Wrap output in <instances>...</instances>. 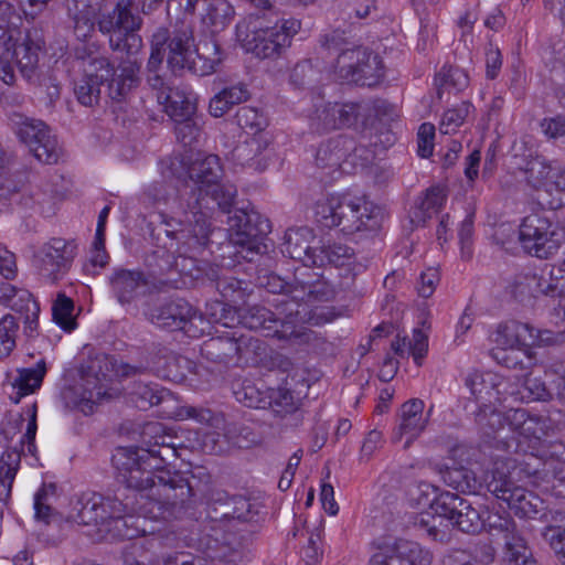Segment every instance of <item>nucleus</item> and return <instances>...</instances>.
<instances>
[{
  "label": "nucleus",
  "instance_id": "f257e3e1",
  "mask_svg": "<svg viewBox=\"0 0 565 565\" xmlns=\"http://www.w3.org/2000/svg\"><path fill=\"white\" fill-rule=\"evenodd\" d=\"M170 175L189 177L196 185L186 198H182L173 215L164 221L168 242L164 247L172 254L171 267L179 269L178 257L193 259L199 256L210 242L211 203L223 212H230L236 196L233 184L222 183L223 168L215 154L186 151L162 161Z\"/></svg>",
  "mask_w": 565,
  "mask_h": 565
},
{
  "label": "nucleus",
  "instance_id": "f03ea898",
  "mask_svg": "<svg viewBox=\"0 0 565 565\" xmlns=\"http://www.w3.org/2000/svg\"><path fill=\"white\" fill-rule=\"evenodd\" d=\"M141 19L130 11V2L119 1L111 13L99 21V30L107 34L115 51H125L128 58L114 71L106 58H97L86 70V76L75 87L78 102L93 106L99 98V85L108 79L109 96L115 100L124 99L139 82L140 62L136 55L142 47V40L137 34Z\"/></svg>",
  "mask_w": 565,
  "mask_h": 565
},
{
  "label": "nucleus",
  "instance_id": "7ed1b4c3",
  "mask_svg": "<svg viewBox=\"0 0 565 565\" xmlns=\"http://www.w3.org/2000/svg\"><path fill=\"white\" fill-rule=\"evenodd\" d=\"M422 487L425 488L422 491L426 495L423 504L429 505L437 516H433L431 525L424 518L420 519V524L428 526L427 532L434 540L439 537L436 523L437 521L441 523V519L445 518L465 533L476 534L484 529L492 536L501 539L504 544L503 561L511 565L526 557V541L510 515L488 510L478 511L471 503L455 493L444 492L437 495V489L434 487L428 484Z\"/></svg>",
  "mask_w": 565,
  "mask_h": 565
},
{
  "label": "nucleus",
  "instance_id": "20e7f679",
  "mask_svg": "<svg viewBox=\"0 0 565 565\" xmlns=\"http://www.w3.org/2000/svg\"><path fill=\"white\" fill-rule=\"evenodd\" d=\"M317 222L339 228L344 235L372 232L380 227L381 209L365 195L349 192L322 196L315 204Z\"/></svg>",
  "mask_w": 565,
  "mask_h": 565
},
{
  "label": "nucleus",
  "instance_id": "39448f33",
  "mask_svg": "<svg viewBox=\"0 0 565 565\" xmlns=\"http://www.w3.org/2000/svg\"><path fill=\"white\" fill-rule=\"evenodd\" d=\"M204 49L206 51L212 49L213 56L206 55L205 52L199 53L192 34L188 31L177 32L169 39L164 31H159L153 35L148 67L150 71H156L167 57V63L172 71L186 68L204 76L212 73L221 61L216 44L212 47L205 44Z\"/></svg>",
  "mask_w": 565,
  "mask_h": 565
},
{
  "label": "nucleus",
  "instance_id": "423d86ee",
  "mask_svg": "<svg viewBox=\"0 0 565 565\" xmlns=\"http://www.w3.org/2000/svg\"><path fill=\"white\" fill-rule=\"evenodd\" d=\"M162 449L163 452L140 447L118 448L113 456L118 481L137 491L150 490L164 466L167 455H174V449L169 446Z\"/></svg>",
  "mask_w": 565,
  "mask_h": 565
},
{
  "label": "nucleus",
  "instance_id": "0eeeda50",
  "mask_svg": "<svg viewBox=\"0 0 565 565\" xmlns=\"http://www.w3.org/2000/svg\"><path fill=\"white\" fill-rule=\"evenodd\" d=\"M292 303L282 300L276 303V312L260 306H253L237 311L238 322L249 330L263 331L265 335L273 337L291 344L307 343L311 333L292 320Z\"/></svg>",
  "mask_w": 565,
  "mask_h": 565
},
{
  "label": "nucleus",
  "instance_id": "6e6552de",
  "mask_svg": "<svg viewBox=\"0 0 565 565\" xmlns=\"http://www.w3.org/2000/svg\"><path fill=\"white\" fill-rule=\"evenodd\" d=\"M514 460H497L486 477L488 490L498 499L508 503L509 508L524 518H534L543 510V500L513 481L519 475Z\"/></svg>",
  "mask_w": 565,
  "mask_h": 565
},
{
  "label": "nucleus",
  "instance_id": "1a4fd4ad",
  "mask_svg": "<svg viewBox=\"0 0 565 565\" xmlns=\"http://www.w3.org/2000/svg\"><path fill=\"white\" fill-rule=\"evenodd\" d=\"M490 341L495 344L491 350L492 358L505 367L513 369L520 363L515 350L541 344H552L556 339L552 332L536 331L527 323L509 321L498 326L490 335Z\"/></svg>",
  "mask_w": 565,
  "mask_h": 565
},
{
  "label": "nucleus",
  "instance_id": "9d476101",
  "mask_svg": "<svg viewBox=\"0 0 565 565\" xmlns=\"http://www.w3.org/2000/svg\"><path fill=\"white\" fill-rule=\"evenodd\" d=\"M124 513L125 507L118 499L85 492L71 500L66 520L79 525H97L113 520L116 527H119V524L128 526L129 522H136L132 516L124 518Z\"/></svg>",
  "mask_w": 565,
  "mask_h": 565
},
{
  "label": "nucleus",
  "instance_id": "9b49d317",
  "mask_svg": "<svg viewBox=\"0 0 565 565\" xmlns=\"http://www.w3.org/2000/svg\"><path fill=\"white\" fill-rule=\"evenodd\" d=\"M146 316L160 328L183 330L193 338L204 334L210 324V321L183 299L168 300L146 311Z\"/></svg>",
  "mask_w": 565,
  "mask_h": 565
},
{
  "label": "nucleus",
  "instance_id": "f8f14e48",
  "mask_svg": "<svg viewBox=\"0 0 565 565\" xmlns=\"http://www.w3.org/2000/svg\"><path fill=\"white\" fill-rule=\"evenodd\" d=\"M228 226L230 241L244 259L252 260L254 254L266 248L263 239L270 232V224L258 213L237 210L228 217Z\"/></svg>",
  "mask_w": 565,
  "mask_h": 565
},
{
  "label": "nucleus",
  "instance_id": "ddd939ff",
  "mask_svg": "<svg viewBox=\"0 0 565 565\" xmlns=\"http://www.w3.org/2000/svg\"><path fill=\"white\" fill-rule=\"evenodd\" d=\"M107 366V358L96 359L88 366V372L82 374L81 380L73 386L63 391V398L66 404L81 411L85 415L94 412L96 404L104 398L110 397L107 393V374L102 371V364Z\"/></svg>",
  "mask_w": 565,
  "mask_h": 565
},
{
  "label": "nucleus",
  "instance_id": "4468645a",
  "mask_svg": "<svg viewBox=\"0 0 565 565\" xmlns=\"http://www.w3.org/2000/svg\"><path fill=\"white\" fill-rule=\"evenodd\" d=\"M519 239L526 253L546 259L558 250L562 236L557 225L546 216L533 213L523 218Z\"/></svg>",
  "mask_w": 565,
  "mask_h": 565
},
{
  "label": "nucleus",
  "instance_id": "2eb2a0df",
  "mask_svg": "<svg viewBox=\"0 0 565 565\" xmlns=\"http://www.w3.org/2000/svg\"><path fill=\"white\" fill-rule=\"evenodd\" d=\"M0 47L11 52L22 76L31 79L35 75L43 50L41 38L18 28L0 26Z\"/></svg>",
  "mask_w": 565,
  "mask_h": 565
},
{
  "label": "nucleus",
  "instance_id": "dca6fc26",
  "mask_svg": "<svg viewBox=\"0 0 565 565\" xmlns=\"http://www.w3.org/2000/svg\"><path fill=\"white\" fill-rule=\"evenodd\" d=\"M76 249L73 242L52 238L34 254L33 264L42 277L56 281L70 270Z\"/></svg>",
  "mask_w": 565,
  "mask_h": 565
},
{
  "label": "nucleus",
  "instance_id": "f3484780",
  "mask_svg": "<svg viewBox=\"0 0 565 565\" xmlns=\"http://www.w3.org/2000/svg\"><path fill=\"white\" fill-rule=\"evenodd\" d=\"M525 180L535 190L544 191L554 196L558 202L555 207L562 205L565 198V168L550 162L543 157L531 158L524 169ZM554 207L553 203H550Z\"/></svg>",
  "mask_w": 565,
  "mask_h": 565
},
{
  "label": "nucleus",
  "instance_id": "a211bd4d",
  "mask_svg": "<svg viewBox=\"0 0 565 565\" xmlns=\"http://www.w3.org/2000/svg\"><path fill=\"white\" fill-rule=\"evenodd\" d=\"M433 553L414 541L397 540L380 546L369 565H431Z\"/></svg>",
  "mask_w": 565,
  "mask_h": 565
},
{
  "label": "nucleus",
  "instance_id": "6ab92c4d",
  "mask_svg": "<svg viewBox=\"0 0 565 565\" xmlns=\"http://www.w3.org/2000/svg\"><path fill=\"white\" fill-rule=\"evenodd\" d=\"M36 413L33 409L30 413V417L28 419L25 431L21 435L19 440L20 448L14 447L13 449H8L0 459V500L8 497L12 482L14 480L21 454L29 452L34 455L35 452V435H36Z\"/></svg>",
  "mask_w": 565,
  "mask_h": 565
},
{
  "label": "nucleus",
  "instance_id": "aec40b11",
  "mask_svg": "<svg viewBox=\"0 0 565 565\" xmlns=\"http://www.w3.org/2000/svg\"><path fill=\"white\" fill-rule=\"evenodd\" d=\"M110 292L121 306H131L149 295L152 282L139 269L115 268L108 278Z\"/></svg>",
  "mask_w": 565,
  "mask_h": 565
},
{
  "label": "nucleus",
  "instance_id": "412c9836",
  "mask_svg": "<svg viewBox=\"0 0 565 565\" xmlns=\"http://www.w3.org/2000/svg\"><path fill=\"white\" fill-rule=\"evenodd\" d=\"M431 408L425 412V403L420 398L406 401L397 414V423L393 431L392 440L399 443L406 438L405 447H408L426 428Z\"/></svg>",
  "mask_w": 565,
  "mask_h": 565
},
{
  "label": "nucleus",
  "instance_id": "4be33fe9",
  "mask_svg": "<svg viewBox=\"0 0 565 565\" xmlns=\"http://www.w3.org/2000/svg\"><path fill=\"white\" fill-rule=\"evenodd\" d=\"M150 85L157 90L158 103L164 107L166 113L175 121L194 116L196 111V98L184 88L167 85L159 76L149 79Z\"/></svg>",
  "mask_w": 565,
  "mask_h": 565
},
{
  "label": "nucleus",
  "instance_id": "5701e85b",
  "mask_svg": "<svg viewBox=\"0 0 565 565\" xmlns=\"http://www.w3.org/2000/svg\"><path fill=\"white\" fill-rule=\"evenodd\" d=\"M300 279L298 286L290 290L292 306L313 305L315 302H328L335 296V289L328 281L320 279L310 269L299 270Z\"/></svg>",
  "mask_w": 565,
  "mask_h": 565
},
{
  "label": "nucleus",
  "instance_id": "b1692460",
  "mask_svg": "<svg viewBox=\"0 0 565 565\" xmlns=\"http://www.w3.org/2000/svg\"><path fill=\"white\" fill-rule=\"evenodd\" d=\"M312 241H315V235L311 228L307 226L289 228L285 234L282 253L301 262L302 269H309L311 265H323V259L317 257L318 249L312 246Z\"/></svg>",
  "mask_w": 565,
  "mask_h": 565
},
{
  "label": "nucleus",
  "instance_id": "393cba45",
  "mask_svg": "<svg viewBox=\"0 0 565 565\" xmlns=\"http://www.w3.org/2000/svg\"><path fill=\"white\" fill-rule=\"evenodd\" d=\"M149 491L150 497L160 505L174 507L190 495L191 489L184 479L178 475H171L163 467Z\"/></svg>",
  "mask_w": 565,
  "mask_h": 565
},
{
  "label": "nucleus",
  "instance_id": "a878e982",
  "mask_svg": "<svg viewBox=\"0 0 565 565\" xmlns=\"http://www.w3.org/2000/svg\"><path fill=\"white\" fill-rule=\"evenodd\" d=\"M504 419L511 431L529 443H537L548 435V420L530 415L524 408L510 409Z\"/></svg>",
  "mask_w": 565,
  "mask_h": 565
},
{
  "label": "nucleus",
  "instance_id": "bb28decb",
  "mask_svg": "<svg viewBox=\"0 0 565 565\" xmlns=\"http://www.w3.org/2000/svg\"><path fill=\"white\" fill-rule=\"evenodd\" d=\"M371 63L376 65L377 57L371 56V54L360 47L344 51L338 58L341 76L354 82L367 78L369 70L372 68Z\"/></svg>",
  "mask_w": 565,
  "mask_h": 565
},
{
  "label": "nucleus",
  "instance_id": "cd10ccee",
  "mask_svg": "<svg viewBox=\"0 0 565 565\" xmlns=\"http://www.w3.org/2000/svg\"><path fill=\"white\" fill-rule=\"evenodd\" d=\"M466 384L476 399L486 407L501 401L500 386L502 381L495 373L475 372L467 377Z\"/></svg>",
  "mask_w": 565,
  "mask_h": 565
},
{
  "label": "nucleus",
  "instance_id": "c85d7f7f",
  "mask_svg": "<svg viewBox=\"0 0 565 565\" xmlns=\"http://www.w3.org/2000/svg\"><path fill=\"white\" fill-rule=\"evenodd\" d=\"M46 373L45 362L39 361L34 367L20 369L17 375L9 383L11 392L10 399L18 404L22 397L34 393L40 388Z\"/></svg>",
  "mask_w": 565,
  "mask_h": 565
},
{
  "label": "nucleus",
  "instance_id": "c756f323",
  "mask_svg": "<svg viewBox=\"0 0 565 565\" xmlns=\"http://www.w3.org/2000/svg\"><path fill=\"white\" fill-rule=\"evenodd\" d=\"M9 166H6L1 174L4 186L9 188L10 191L7 195H0V198L10 199L17 193L22 192L19 203L24 207H33L35 204H41L50 198L46 191H41L33 186L26 189L21 175L13 177L9 173Z\"/></svg>",
  "mask_w": 565,
  "mask_h": 565
},
{
  "label": "nucleus",
  "instance_id": "7c9ffc66",
  "mask_svg": "<svg viewBox=\"0 0 565 565\" xmlns=\"http://www.w3.org/2000/svg\"><path fill=\"white\" fill-rule=\"evenodd\" d=\"M10 126L21 141H42L55 138L52 129L42 120L14 114L10 118Z\"/></svg>",
  "mask_w": 565,
  "mask_h": 565
},
{
  "label": "nucleus",
  "instance_id": "2f4dec72",
  "mask_svg": "<svg viewBox=\"0 0 565 565\" xmlns=\"http://www.w3.org/2000/svg\"><path fill=\"white\" fill-rule=\"evenodd\" d=\"M211 345L215 348H224L222 354L225 358L237 356L239 360H244L246 362L250 359V353L258 354L259 351H264L263 343L258 339L246 338L245 335H239L235 338L233 334L232 338H217L211 340Z\"/></svg>",
  "mask_w": 565,
  "mask_h": 565
},
{
  "label": "nucleus",
  "instance_id": "473e14b6",
  "mask_svg": "<svg viewBox=\"0 0 565 565\" xmlns=\"http://www.w3.org/2000/svg\"><path fill=\"white\" fill-rule=\"evenodd\" d=\"M299 30L300 22L295 19L286 20L281 24L273 26L271 31L260 35L263 36L262 40H266L270 36L274 44L259 45L257 46V52L264 55L279 54L281 50L290 45L291 38L297 34Z\"/></svg>",
  "mask_w": 565,
  "mask_h": 565
},
{
  "label": "nucleus",
  "instance_id": "72a5a7b5",
  "mask_svg": "<svg viewBox=\"0 0 565 565\" xmlns=\"http://www.w3.org/2000/svg\"><path fill=\"white\" fill-rule=\"evenodd\" d=\"M347 143H319L316 152V164L319 169L328 170L332 179L343 174L344 154L348 152Z\"/></svg>",
  "mask_w": 565,
  "mask_h": 565
},
{
  "label": "nucleus",
  "instance_id": "f704fd0d",
  "mask_svg": "<svg viewBox=\"0 0 565 565\" xmlns=\"http://www.w3.org/2000/svg\"><path fill=\"white\" fill-rule=\"evenodd\" d=\"M447 201V190L443 185L428 188L414 211L412 222L424 224L428 218L438 214Z\"/></svg>",
  "mask_w": 565,
  "mask_h": 565
},
{
  "label": "nucleus",
  "instance_id": "c9c22d12",
  "mask_svg": "<svg viewBox=\"0 0 565 565\" xmlns=\"http://www.w3.org/2000/svg\"><path fill=\"white\" fill-rule=\"evenodd\" d=\"M310 306L311 305H300V307H294L292 317L296 324L303 327L311 333V338L307 343L313 339V332L305 326L306 323L311 326H321L333 321L338 317V313L332 307L313 306L309 309Z\"/></svg>",
  "mask_w": 565,
  "mask_h": 565
},
{
  "label": "nucleus",
  "instance_id": "e433bc0d",
  "mask_svg": "<svg viewBox=\"0 0 565 565\" xmlns=\"http://www.w3.org/2000/svg\"><path fill=\"white\" fill-rule=\"evenodd\" d=\"M248 93L241 85L224 88L214 95L209 104V113L215 118H220L228 113L233 106L245 102Z\"/></svg>",
  "mask_w": 565,
  "mask_h": 565
},
{
  "label": "nucleus",
  "instance_id": "4c0bfd02",
  "mask_svg": "<svg viewBox=\"0 0 565 565\" xmlns=\"http://www.w3.org/2000/svg\"><path fill=\"white\" fill-rule=\"evenodd\" d=\"M233 14L234 10L226 0H210L203 23L211 33H217L230 24Z\"/></svg>",
  "mask_w": 565,
  "mask_h": 565
},
{
  "label": "nucleus",
  "instance_id": "58836bf2",
  "mask_svg": "<svg viewBox=\"0 0 565 565\" xmlns=\"http://www.w3.org/2000/svg\"><path fill=\"white\" fill-rule=\"evenodd\" d=\"M360 106L356 104H344L322 110L320 118L323 119V130H332L350 126L354 122Z\"/></svg>",
  "mask_w": 565,
  "mask_h": 565
},
{
  "label": "nucleus",
  "instance_id": "ea45409f",
  "mask_svg": "<svg viewBox=\"0 0 565 565\" xmlns=\"http://www.w3.org/2000/svg\"><path fill=\"white\" fill-rule=\"evenodd\" d=\"M376 143H350L351 147H345L348 152L344 154V164L342 172L344 174L354 173L359 168H364L372 163L374 160Z\"/></svg>",
  "mask_w": 565,
  "mask_h": 565
},
{
  "label": "nucleus",
  "instance_id": "a19ab883",
  "mask_svg": "<svg viewBox=\"0 0 565 565\" xmlns=\"http://www.w3.org/2000/svg\"><path fill=\"white\" fill-rule=\"evenodd\" d=\"M162 391L157 384L134 382L129 390L130 402L139 409L146 411L162 401Z\"/></svg>",
  "mask_w": 565,
  "mask_h": 565
},
{
  "label": "nucleus",
  "instance_id": "79ce46f5",
  "mask_svg": "<svg viewBox=\"0 0 565 565\" xmlns=\"http://www.w3.org/2000/svg\"><path fill=\"white\" fill-rule=\"evenodd\" d=\"M318 258L323 263L328 262L337 267L349 266L354 262L355 253L353 248L341 243H333L319 249Z\"/></svg>",
  "mask_w": 565,
  "mask_h": 565
},
{
  "label": "nucleus",
  "instance_id": "37998d69",
  "mask_svg": "<svg viewBox=\"0 0 565 565\" xmlns=\"http://www.w3.org/2000/svg\"><path fill=\"white\" fill-rule=\"evenodd\" d=\"M435 82L445 89L460 92L468 87L469 76L461 68L448 66L443 67L437 74Z\"/></svg>",
  "mask_w": 565,
  "mask_h": 565
},
{
  "label": "nucleus",
  "instance_id": "c03bdc74",
  "mask_svg": "<svg viewBox=\"0 0 565 565\" xmlns=\"http://www.w3.org/2000/svg\"><path fill=\"white\" fill-rule=\"evenodd\" d=\"M472 109V105L468 102H462L456 107L449 108L445 111L439 131L441 135L454 134L465 121Z\"/></svg>",
  "mask_w": 565,
  "mask_h": 565
},
{
  "label": "nucleus",
  "instance_id": "a18cd8bd",
  "mask_svg": "<svg viewBox=\"0 0 565 565\" xmlns=\"http://www.w3.org/2000/svg\"><path fill=\"white\" fill-rule=\"evenodd\" d=\"M82 4V9L77 4V9L83 15H77L75 20V33L78 39H86L94 31V22L90 15H94L99 8L102 0H76Z\"/></svg>",
  "mask_w": 565,
  "mask_h": 565
},
{
  "label": "nucleus",
  "instance_id": "49530a36",
  "mask_svg": "<svg viewBox=\"0 0 565 565\" xmlns=\"http://www.w3.org/2000/svg\"><path fill=\"white\" fill-rule=\"evenodd\" d=\"M237 124L245 131L246 136H255L267 127V119L257 109L243 107L238 110Z\"/></svg>",
  "mask_w": 565,
  "mask_h": 565
},
{
  "label": "nucleus",
  "instance_id": "de8ad7c7",
  "mask_svg": "<svg viewBox=\"0 0 565 565\" xmlns=\"http://www.w3.org/2000/svg\"><path fill=\"white\" fill-rule=\"evenodd\" d=\"M234 151L238 158L249 152H255V156L248 159L247 163L258 171H264L267 168L271 154L267 143H243L236 147Z\"/></svg>",
  "mask_w": 565,
  "mask_h": 565
},
{
  "label": "nucleus",
  "instance_id": "09e8293b",
  "mask_svg": "<svg viewBox=\"0 0 565 565\" xmlns=\"http://www.w3.org/2000/svg\"><path fill=\"white\" fill-rule=\"evenodd\" d=\"M73 310V300L64 294H60L53 303L52 315L54 321L66 331H72L76 326Z\"/></svg>",
  "mask_w": 565,
  "mask_h": 565
},
{
  "label": "nucleus",
  "instance_id": "8fccbe9b",
  "mask_svg": "<svg viewBox=\"0 0 565 565\" xmlns=\"http://www.w3.org/2000/svg\"><path fill=\"white\" fill-rule=\"evenodd\" d=\"M18 323L11 315L0 319V360L8 358L15 348Z\"/></svg>",
  "mask_w": 565,
  "mask_h": 565
},
{
  "label": "nucleus",
  "instance_id": "3c124183",
  "mask_svg": "<svg viewBox=\"0 0 565 565\" xmlns=\"http://www.w3.org/2000/svg\"><path fill=\"white\" fill-rule=\"evenodd\" d=\"M9 307L24 317L25 323L32 324L38 318L40 308L26 289H20Z\"/></svg>",
  "mask_w": 565,
  "mask_h": 565
},
{
  "label": "nucleus",
  "instance_id": "603ef678",
  "mask_svg": "<svg viewBox=\"0 0 565 565\" xmlns=\"http://www.w3.org/2000/svg\"><path fill=\"white\" fill-rule=\"evenodd\" d=\"M25 151L33 156L40 163L55 164L62 157L63 151L58 143H24Z\"/></svg>",
  "mask_w": 565,
  "mask_h": 565
},
{
  "label": "nucleus",
  "instance_id": "864d4df0",
  "mask_svg": "<svg viewBox=\"0 0 565 565\" xmlns=\"http://www.w3.org/2000/svg\"><path fill=\"white\" fill-rule=\"evenodd\" d=\"M55 497L54 484H43L34 495L35 518L49 522L52 515V501Z\"/></svg>",
  "mask_w": 565,
  "mask_h": 565
},
{
  "label": "nucleus",
  "instance_id": "5fc2aeb1",
  "mask_svg": "<svg viewBox=\"0 0 565 565\" xmlns=\"http://www.w3.org/2000/svg\"><path fill=\"white\" fill-rule=\"evenodd\" d=\"M542 535L562 564H565V529L551 524L544 529Z\"/></svg>",
  "mask_w": 565,
  "mask_h": 565
},
{
  "label": "nucleus",
  "instance_id": "6e6d98bb",
  "mask_svg": "<svg viewBox=\"0 0 565 565\" xmlns=\"http://www.w3.org/2000/svg\"><path fill=\"white\" fill-rule=\"evenodd\" d=\"M443 478L444 481L455 490L467 492L475 489V479H472L468 470L463 468L448 469Z\"/></svg>",
  "mask_w": 565,
  "mask_h": 565
},
{
  "label": "nucleus",
  "instance_id": "4d7b16f0",
  "mask_svg": "<svg viewBox=\"0 0 565 565\" xmlns=\"http://www.w3.org/2000/svg\"><path fill=\"white\" fill-rule=\"evenodd\" d=\"M175 122L178 124L175 128L178 138L198 140L203 137V121L201 118L195 116H189V118L183 120H175Z\"/></svg>",
  "mask_w": 565,
  "mask_h": 565
},
{
  "label": "nucleus",
  "instance_id": "13d9d810",
  "mask_svg": "<svg viewBox=\"0 0 565 565\" xmlns=\"http://www.w3.org/2000/svg\"><path fill=\"white\" fill-rule=\"evenodd\" d=\"M472 236L473 217L472 215H467L461 222L458 231L461 256L466 259H469L472 256Z\"/></svg>",
  "mask_w": 565,
  "mask_h": 565
},
{
  "label": "nucleus",
  "instance_id": "bf43d9fd",
  "mask_svg": "<svg viewBox=\"0 0 565 565\" xmlns=\"http://www.w3.org/2000/svg\"><path fill=\"white\" fill-rule=\"evenodd\" d=\"M300 279L299 270L296 274L295 281L287 282L280 277L276 275H270L267 277L266 288L268 291L273 294H281V299L278 302H281L282 300L292 302V298L290 296V290L294 286H298V281Z\"/></svg>",
  "mask_w": 565,
  "mask_h": 565
},
{
  "label": "nucleus",
  "instance_id": "052dcab7",
  "mask_svg": "<svg viewBox=\"0 0 565 565\" xmlns=\"http://www.w3.org/2000/svg\"><path fill=\"white\" fill-rule=\"evenodd\" d=\"M523 397L531 401L545 399L548 396L545 383L533 374H529L523 382Z\"/></svg>",
  "mask_w": 565,
  "mask_h": 565
},
{
  "label": "nucleus",
  "instance_id": "680f3d73",
  "mask_svg": "<svg viewBox=\"0 0 565 565\" xmlns=\"http://www.w3.org/2000/svg\"><path fill=\"white\" fill-rule=\"evenodd\" d=\"M408 349L411 355L417 365L422 364V360L428 350V338L419 329H415L412 339L408 341Z\"/></svg>",
  "mask_w": 565,
  "mask_h": 565
},
{
  "label": "nucleus",
  "instance_id": "e2e57ef3",
  "mask_svg": "<svg viewBox=\"0 0 565 565\" xmlns=\"http://www.w3.org/2000/svg\"><path fill=\"white\" fill-rule=\"evenodd\" d=\"M439 279L440 278L437 268L429 267L425 271H423L420 274L419 281L417 285L419 296L424 298L430 297L434 294L436 286L439 282Z\"/></svg>",
  "mask_w": 565,
  "mask_h": 565
},
{
  "label": "nucleus",
  "instance_id": "0e129e2a",
  "mask_svg": "<svg viewBox=\"0 0 565 565\" xmlns=\"http://www.w3.org/2000/svg\"><path fill=\"white\" fill-rule=\"evenodd\" d=\"M0 274L6 279H14L18 274L15 255L0 244Z\"/></svg>",
  "mask_w": 565,
  "mask_h": 565
},
{
  "label": "nucleus",
  "instance_id": "69168bd1",
  "mask_svg": "<svg viewBox=\"0 0 565 565\" xmlns=\"http://www.w3.org/2000/svg\"><path fill=\"white\" fill-rule=\"evenodd\" d=\"M25 419L20 414H9L1 423V434L7 441H12L21 433Z\"/></svg>",
  "mask_w": 565,
  "mask_h": 565
},
{
  "label": "nucleus",
  "instance_id": "338daca9",
  "mask_svg": "<svg viewBox=\"0 0 565 565\" xmlns=\"http://www.w3.org/2000/svg\"><path fill=\"white\" fill-rule=\"evenodd\" d=\"M550 471L553 473V492L556 497L565 498V461H552Z\"/></svg>",
  "mask_w": 565,
  "mask_h": 565
},
{
  "label": "nucleus",
  "instance_id": "774afa93",
  "mask_svg": "<svg viewBox=\"0 0 565 565\" xmlns=\"http://www.w3.org/2000/svg\"><path fill=\"white\" fill-rule=\"evenodd\" d=\"M541 127L547 138L565 139V116L544 119L541 124Z\"/></svg>",
  "mask_w": 565,
  "mask_h": 565
}]
</instances>
